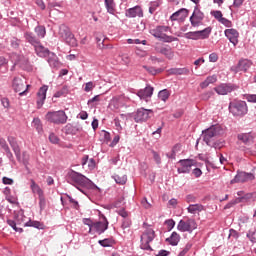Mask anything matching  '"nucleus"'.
I'll use <instances>...</instances> for the list:
<instances>
[{
	"instance_id": "f257e3e1",
	"label": "nucleus",
	"mask_w": 256,
	"mask_h": 256,
	"mask_svg": "<svg viewBox=\"0 0 256 256\" xmlns=\"http://www.w3.org/2000/svg\"><path fill=\"white\" fill-rule=\"evenodd\" d=\"M67 183L73 185L74 187L78 188L79 191L85 193L79 187H85L86 189H98L97 185L93 183L87 176L75 171L70 170L67 174Z\"/></svg>"
},
{
	"instance_id": "f03ea898",
	"label": "nucleus",
	"mask_w": 256,
	"mask_h": 256,
	"mask_svg": "<svg viewBox=\"0 0 256 256\" xmlns=\"http://www.w3.org/2000/svg\"><path fill=\"white\" fill-rule=\"evenodd\" d=\"M7 141L12 149V151L15 154V157L19 163H22L26 169H29V153L27 151H24L21 156V146H19V142L17 141V138L14 136H8Z\"/></svg>"
},
{
	"instance_id": "7ed1b4c3",
	"label": "nucleus",
	"mask_w": 256,
	"mask_h": 256,
	"mask_svg": "<svg viewBox=\"0 0 256 256\" xmlns=\"http://www.w3.org/2000/svg\"><path fill=\"white\" fill-rule=\"evenodd\" d=\"M58 37L61 41L66 42L67 45L77 47V38H75V35L71 32V28H69V26L61 24L58 30Z\"/></svg>"
},
{
	"instance_id": "20e7f679",
	"label": "nucleus",
	"mask_w": 256,
	"mask_h": 256,
	"mask_svg": "<svg viewBox=\"0 0 256 256\" xmlns=\"http://www.w3.org/2000/svg\"><path fill=\"white\" fill-rule=\"evenodd\" d=\"M219 135H223V128L219 125L211 126L202 132L203 141H205L208 146L213 145V141H215Z\"/></svg>"
},
{
	"instance_id": "39448f33",
	"label": "nucleus",
	"mask_w": 256,
	"mask_h": 256,
	"mask_svg": "<svg viewBox=\"0 0 256 256\" xmlns=\"http://www.w3.org/2000/svg\"><path fill=\"white\" fill-rule=\"evenodd\" d=\"M249 109L247 108V102L234 100L229 104V112L232 113L234 117H243L247 115Z\"/></svg>"
},
{
	"instance_id": "423d86ee",
	"label": "nucleus",
	"mask_w": 256,
	"mask_h": 256,
	"mask_svg": "<svg viewBox=\"0 0 256 256\" xmlns=\"http://www.w3.org/2000/svg\"><path fill=\"white\" fill-rule=\"evenodd\" d=\"M169 31H171L169 26H157L150 30V34H152L156 39H160V41L171 43V41H173V37L167 35Z\"/></svg>"
},
{
	"instance_id": "0eeeda50",
	"label": "nucleus",
	"mask_w": 256,
	"mask_h": 256,
	"mask_svg": "<svg viewBox=\"0 0 256 256\" xmlns=\"http://www.w3.org/2000/svg\"><path fill=\"white\" fill-rule=\"evenodd\" d=\"M46 121H49V123H54L55 125H65L67 123V114H65V111H54V112H47L45 115Z\"/></svg>"
},
{
	"instance_id": "6e6552de",
	"label": "nucleus",
	"mask_w": 256,
	"mask_h": 256,
	"mask_svg": "<svg viewBox=\"0 0 256 256\" xmlns=\"http://www.w3.org/2000/svg\"><path fill=\"white\" fill-rule=\"evenodd\" d=\"M153 239H155V231L149 228L141 235L140 248L144 251H153V248H151V245H149Z\"/></svg>"
},
{
	"instance_id": "1a4fd4ad",
	"label": "nucleus",
	"mask_w": 256,
	"mask_h": 256,
	"mask_svg": "<svg viewBox=\"0 0 256 256\" xmlns=\"http://www.w3.org/2000/svg\"><path fill=\"white\" fill-rule=\"evenodd\" d=\"M177 229L182 233H193V231L197 229V222H195V219L193 218H189L187 220H180L177 225Z\"/></svg>"
},
{
	"instance_id": "9d476101",
	"label": "nucleus",
	"mask_w": 256,
	"mask_h": 256,
	"mask_svg": "<svg viewBox=\"0 0 256 256\" xmlns=\"http://www.w3.org/2000/svg\"><path fill=\"white\" fill-rule=\"evenodd\" d=\"M11 59L12 61H14V65H19L21 69H24V71H29L31 69L29 59L25 56L19 54H12Z\"/></svg>"
},
{
	"instance_id": "9b49d317",
	"label": "nucleus",
	"mask_w": 256,
	"mask_h": 256,
	"mask_svg": "<svg viewBox=\"0 0 256 256\" xmlns=\"http://www.w3.org/2000/svg\"><path fill=\"white\" fill-rule=\"evenodd\" d=\"M25 82L20 77H15L12 81V88L15 93H19L20 96H23L27 93V89H29V85H26Z\"/></svg>"
},
{
	"instance_id": "f8f14e48",
	"label": "nucleus",
	"mask_w": 256,
	"mask_h": 256,
	"mask_svg": "<svg viewBox=\"0 0 256 256\" xmlns=\"http://www.w3.org/2000/svg\"><path fill=\"white\" fill-rule=\"evenodd\" d=\"M203 19H205V14L201 11V9H199L198 6H195L194 11L190 16V23L192 27H199L200 23L203 22Z\"/></svg>"
},
{
	"instance_id": "ddd939ff",
	"label": "nucleus",
	"mask_w": 256,
	"mask_h": 256,
	"mask_svg": "<svg viewBox=\"0 0 256 256\" xmlns=\"http://www.w3.org/2000/svg\"><path fill=\"white\" fill-rule=\"evenodd\" d=\"M151 115H153V110L140 108L137 110L134 116V121L136 123H143V121H147L148 119H150Z\"/></svg>"
},
{
	"instance_id": "4468645a",
	"label": "nucleus",
	"mask_w": 256,
	"mask_h": 256,
	"mask_svg": "<svg viewBox=\"0 0 256 256\" xmlns=\"http://www.w3.org/2000/svg\"><path fill=\"white\" fill-rule=\"evenodd\" d=\"M255 176L253 173H246V172H238L234 179L230 181L231 185L235 183H247V181H253Z\"/></svg>"
},
{
	"instance_id": "2eb2a0df",
	"label": "nucleus",
	"mask_w": 256,
	"mask_h": 256,
	"mask_svg": "<svg viewBox=\"0 0 256 256\" xmlns=\"http://www.w3.org/2000/svg\"><path fill=\"white\" fill-rule=\"evenodd\" d=\"M187 17H189V10L186 8H181L170 16V21L185 23V19H187Z\"/></svg>"
},
{
	"instance_id": "dca6fc26",
	"label": "nucleus",
	"mask_w": 256,
	"mask_h": 256,
	"mask_svg": "<svg viewBox=\"0 0 256 256\" xmlns=\"http://www.w3.org/2000/svg\"><path fill=\"white\" fill-rule=\"evenodd\" d=\"M49 90V86L43 85L37 92V109H41L45 104V100L47 99V91Z\"/></svg>"
},
{
	"instance_id": "f3484780",
	"label": "nucleus",
	"mask_w": 256,
	"mask_h": 256,
	"mask_svg": "<svg viewBox=\"0 0 256 256\" xmlns=\"http://www.w3.org/2000/svg\"><path fill=\"white\" fill-rule=\"evenodd\" d=\"M153 91L154 88L147 85L144 89L139 90L137 92V95L139 96L140 99L148 103V101H151V97H153Z\"/></svg>"
},
{
	"instance_id": "a211bd4d",
	"label": "nucleus",
	"mask_w": 256,
	"mask_h": 256,
	"mask_svg": "<svg viewBox=\"0 0 256 256\" xmlns=\"http://www.w3.org/2000/svg\"><path fill=\"white\" fill-rule=\"evenodd\" d=\"M235 89H237V86L233 84H220L214 88V91H216L218 95H227L228 93L235 91Z\"/></svg>"
},
{
	"instance_id": "6ab92c4d",
	"label": "nucleus",
	"mask_w": 256,
	"mask_h": 256,
	"mask_svg": "<svg viewBox=\"0 0 256 256\" xmlns=\"http://www.w3.org/2000/svg\"><path fill=\"white\" fill-rule=\"evenodd\" d=\"M253 65V62L249 59H242L238 62V65L234 68H232V71H235L236 73H239V71H249L251 69V66Z\"/></svg>"
},
{
	"instance_id": "aec40b11",
	"label": "nucleus",
	"mask_w": 256,
	"mask_h": 256,
	"mask_svg": "<svg viewBox=\"0 0 256 256\" xmlns=\"http://www.w3.org/2000/svg\"><path fill=\"white\" fill-rule=\"evenodd\" d=\"M180 167L178 168V173H190L191 167L195 165V161L191 159L180 160Z\"/></svg>"
},
{
	"instance_id": "412c9836",
	"label": "nucleus",
	"mask_w": 256,
	"mask_h": 256,
	"mask_svg": "<svg viewBox=\"0 0 256 256\" xmlns=\"http://www.w3.org/2000/svg\"><path fill=\"white\" fill-rule=\"evenodd\" d=\"M125 16L129 19H133L135 17H143V9L141 6H134L126 10Z\"/></svg>"
},
{
	"instance_id": "4be33fe9",
	"label": "nucleus",
	"mask_w": 256,
	"mask_h": 256,
	"mask_svg": "<svg viewBox=\"0 0 256 256\" xmlns=\"http://www.w3.org/2000/svg\"><path fill=\"white\" fill-rule=\"evenodd\" d=\"M0 147L3 149L9 161H11V163H15L13 152H11V148H9V144H7V140H5L4 138H0Z\"/></svg>"
},
{
	"instance_id": "5701e85b",
	"label": "nucleus",
	"mask_w": 256,
	"mask_h": 256,
	"mask_svg": "<svg viewBox=\"0 0 256 256\" xmlns=\"http://www.w3.org/2000/svg\"><path fill=\"white\" fill-rule=\"evenodd\" d=\"M224 33L227 39H229L230 43H232L234 46L239 43V32H237L235 29H226Z\"/></svg>"
},
{
	"instance_id": "b1692460",
	"label": "nucleus",
	"mask_w": 256,
	"mask_h": 256,
	"mask_svg": "<svg viewBox=\"0 0 256 256\" xmlns=\"http://www.w3.org/2000/svg\"><path fill=\"white\" fill-rule=\"evenodd\" d=\"M92 229H94L99 235H101V233H105V231L109 229V222L107 221V218L104 217L103 222L99 221L94 223Z\"/></svg>"
},
{
	"instance_id": "393cba45",
	"label": "nucleus",
	"mask_w": 256,
	"mask_h": 256,
	"mask_svg": "<svg viewBox=\"0 0 256 256\" xmlns=\"http://www.w3.org/2000/svg\"><path fill=\"white\" fill-rule=\"evenodd\" d=\"M24 38L27 41V43L32 45V47H35V46L39 45V43H41V40H39V38L37 36H35V34H33V32L24 33Z\"/></svg>"
},
{
	"instance_id": "a878e982",
	"label": "nucleus",
	"mask_w": 256,
	"mask_h": 256,
	"mask_svg": "<svg viewBox=\"0 0 256 256\" xmlns=\"http://www.w3.org/2000/svg\"><path fill=\"white\" fill-rule=\"evenodd\" d=\"M204 210H205V207L202 204H190L187 207V211L191 215H197V214L201 213V211H204Z\"/></svg>"
},
{
	"instance_id": "bb28decb",
	"label": "nucleus",
	"mask_w": 256,
	"mask_h": 256,
	"mask_svg": "<svg viewBox=\"0 0 256 256\" xmlns=\"http://www.w3.org/2000/svg\"><path fill=\"white\" fill-rule=\"evenodd\" d=\"M65 131L68 135H77L78 133H81V131H83V127L79 125L73 126L71 124H67L65 126Z\"/></svg>"
},
{
	"instance_id": "cd10ccee",
	"label": "nucleus",
	"mask_w": 256,
	"mask_h": 256,
	"mask_svg": "<svg viewBox=\"0 0 256 256\" xmlns=\"http://www.w3.org/2000/svg\"><path fill=\"white\" fill-rule=\"evenodd\" d=\"M85 165H87L89 171H93V169L96 167L95 159H89L88 155L84 156L82 158V167H85Z\"/></svg>"
},
{
	"instance_id": "c85d7f7f",
	"label": "nucleus",
	"mask_w": 256,
	"mask_h": 256,
	"mask_svg": "<svg viewBox=\"0 0 256 256\" xmlns=\"http://www.w3.org/2000/svg\"><path fill=\"white\" fill-rule=\"evenodd\" d=\"M34 49L38 57H47V55H49V49L41 45V42H39L38 45L34 46Z\"/></svg>"
},
{
	"instance_id": "c756f323",
	"label": "nucleus",
	"mask_w": 256,
	"mask_h": 256,
	"mask_svg": "<svg viewBox=\"0 0 256 256\" xmlns=\"http://www.w3.org/2000/svg\"><path fill=\"white\" fill-rule=\"evenodd\" d=\"M30 189L34 195H38V198L45 196L43 189L35 183V180H31Z\"/></svg>"
},
{
	"instance_id": "7c9ffc66",
	"label": "nucleus",
	"mask_w": 256,
	"mask_h": 256,
	"mask_svg": "<svg viewBox=\"0 0 256 256\" xmlns=\"http://www.w3.org/2000/svg\"><path fill=\"white\" fill-rule=\"evenodd\" d=\"M104 5L107 10V13H109L110 15H115V0H104Z\"/></svg>"
},
{
	"instance_id": "2f4dec72",
	"label": "nucleus",
	"mask_w": 256,
	"mask_h": 256,
	"mask_svg": "<svg viewBox=\"0 0 256 256\" xmlns=\"http://www.w3.org/2000/svg\"><path fill=\"white\" fill-rule=\"evenodd\" d=\"M166 241L175 247L176 245H179L181 236L177 232H172L171 236L167 238Z\"/></svg>"
},
{
	"instance_id": "473e14b6",
	"label": "nucleus",
	"mask_w": 256,
	"mask_h": 256,
	"mask_svg": "<svg viewBox=\"0 0 256 256\" xmlns=\"http://www.w3.org/2000/svg\"><path fill=\"white\" fill-rule=\"evenodd\" d=\"M169 75H189L187 68H172L168 70Z\"/></svg>"
},
{
	"instance_id": "72a5a7b5",
	"label": "nucleus",
	"mask_w": 256,
	"mask_h": 256,
	"mask_svg": "<svg viewBox=\"0 0 256 256\" xmlns=\"http://www.w3.org/2000/svg\"><path fill=\"white\" fill-rule=\"evenodd\" d=\"M238 139L239 141H242V143H245V145H247V143L253 141V136L251 135V133H242L238 134Z\"/></svg>"
},
{
	"instance_id": "f704fd0d",
	"label": "nucleus",
	"mask_w": 256,
	"mask_h": 256,
	"mask_svg": "<svg viewBox=\"0 0 256 256\" xmlns=\"http://www.w3.org/2000/svg\"><path fill=\"white\" fill-rule=\"evenodd\" d=\"M198 40L199 39H209V35H211V27H207L204 30L197 31Z\"/></svg>"
},
{
	"instance_id": "c9c22d12",
	"label": "nucleus",
	"mask_w": 256,
	"mask_h": 256,
	"mask_svg": "<svg viewBox=\"0 0 256 256\" xmlns=\"http://www.w3.org/2000/svg\"><path fill=\"white\" fill-rule=\"evenodd\" d=\"M113 179L116 181L118 185H125L127 183V175L125 174H115Z\"/></svg>"
},
{
	"instance_id": "e433bc0d",
	"label": "nucleus",
	"mask_w": 256,
	"mask_h": 256,
	"mask_svg": "<svg viewBox=\"0 0 256 256\" xmlns=\"http://www.w3.org/2000/svg\"><path fill=\"white\" fill-rule=\"evenodd\" d=\"M34 31L39 39H44L45 35H47L45 26H37V27H35Z\"/></svg>"
},
{
	"instance_id": "4c0bfd02",
	"label": "nucleus",
	"mask_w": 256,
	"mask_h": 256,
	"mask_svg": "<svg viewBox=\"0 0 256 256\" xmlns=\"http://www.w3.org/2000/svg\"><path fill=\"white\" fill-rule=\"evenodd\" d=\"M160 53L162 55H165L167 59H173V57H175V54L173 53V50H171V48H161Z\"/></svg>"
},
{
	"instance_id": "58836bf2",
	"label": "nucleus",
	"mask_w": 256,
	"mask_h": 256,
	"mask_svg": "<svg viewBox=\"0 0 256 256\" xmlns=\"http://www.w3.org/2000/svg\"><path fill=\"white\" fill-rule=\"evenodd\" d=\"M170 93H169V90L167 89H164V90H161L159 93H158V98L161 100V101H167V99H169L170 97Z\"/></svg>"
},
{
	"instance_id": "ea45409f",
	"label": "nucleus",
	"mask_w": 256,
	"mask_h": 256,
	"mask_svg": "<svg viewBox=\"0 0 256 256\" xmlns=\"http://www.w3.org/2000/svg\"><path fill=\"white\" fill-rule=\"evenodd\" d=\"M33 127L38 131V133H41L43 131V124H41V119L34 118L32 122Z\"/></svg>"
},
{
	"instance_id": "a19ab883",
	"label": "nucleus",
	"mask_w": 256,
	"mask_h": 256,
	"mask_svg": "<svg viewBox=\"0 0 256 256\" xmlns=\"http://www.w3.org/2000/svg\"><path fill=\"white\" fill-rule=\"evenodd\" d=\"M184 37H186V39H192L193 41H199V35L197 31L185 33Z\"/></svg>"
},
{
	"instance_id": "79ce46f5",
	"label": "nucleus",
	"mask_w": 256,
	"mask_h": 256,
	"mask_svg": "<svg viewBox=\"0 0 256 256\" xmlns=\"http://www.w3.org/2000/svg\"><path fill=\"white\" fill-rule=\"evenodd\" d=\"M246 237H248L251 243H256V229L249 230Z\"/></svg>"
},
{
	"instance_id": "37998d69",
	"label": "nucleus",
	"mask_w": 256,
	"mask_h": 256,
	"mask_svg": "<svg viewBox=\"0 0 256 256\" xmlns=\"http://www.w3.org/2000/svg\"><path fill=\"white\" fill-rule=\"evenodd\" d=\"M24 225L25 227H35L36 229H41V222H38V221L29 220Z\"/></svg>"
},
{
	"instance_id": "c03bdc74",
	"label": "nucleus",
	"mask_w": 256,
	"mask_h": 256,
	"mask_svg": "<svg viewBox=\"0 0 256 256\" xmlns=\"http://www.w3.org/2000/svg\"><path fill=\"white\" fill-rule=\"evenodd\" d=\"M8 225L14 229L17 233H23V228H17V223L14 220H8Z\"/></svg>"
},
{
	"instance_id": "a18cd8bd",
	"label": "nucleus",
	"mask_w": 256,
	"mask_h": 256,
	"mask_svg": "<svg viewBox=\"0 0 256 256\" xmlns=\"http://www.w3.org/2000/svg\"><path fill=\"white\" fill-rule=\"evenodd\" d=\"M193 247V244L187 243L184 247V249L178 254V256H185L187 253H189V250Z\"/></svg>"
},
{
	"instance_id": "49530a36",
	"label": "nucleus",
	"mask_w": 256,
	"mask_h": 256,
	"mask_svg": "<svg viewBox=\"0 0 256 256\" xmlns=\"http://www.w3.org/2000/svg\"><path fill=\"white\" fill-rule=\"evenodd\" d=\"M39 199V207L40 211H43L45 207H47V200L45 199V196H40Z\"/></svg>"
},
{
	"instance_id": "de8ad7c7",
	"label": "nucleus",
	"mask_w": 256,
	"mask_h": 256,
	"mask_svg": "<svg viewBox=\"0 0 256 256\" xmlns=\"http://www.w3.org/2000/svg\"><path fill=\"white\" fill-rule=\"evenodd\" d=\"M95 88V84L93 82H87L84 85V91L85 93H90V91H93V89Z\"/></svg>"
},
{
	"instance_id": "09e8293b",
	"label": "nucleus",
	"mask_w": 256,
	"mask_h": 256,
	"mask_svg": "<svg viewBox=\"0 0 256 256\" xmlns=\"http://www.w3.org/2000/svg\"><path fill=\"white\" fill-rule=\"evenodd\" d=\"M98 243H99V245H101V247H111V244L113 242L111 241V239L106 238L104 240H99Z\"/></svg>"
},
{
	"instance_id": "8fccbe9b",
	"label": "nucleus",
	"mask_w": 256,
	"mask_h": 256,
	"mask_svg": "<svg viewBox=\"0 0 256 256\" xmlns=\"http://www.w3.org/2000/svg\"><path fill=\"white\" fill-rule=\"evenodd\" d=\"M157 7H159V2H152L149 7V13L153 15L157 11Z\"/></svg>"
},
{
	"instance_id": "3c124183",
	"label": "nucleus",
	"mask_w": 256,
	"mask_h": 256,
	"mask_svg": "<svg viewBox=\"0 0 256 256\" xmlns=\"http://www.w3.org/2000/svg\"><path fill=\"white\" fill-rule=\"evenodd\" d=\"M49 141H50V143L57 145V143H59V137H57V135H55V133H51L49 135Z\"/></svg>"
},
{
	"instance_id": "603ef678",
	"label": "nucleus",
	"mask_w": 256,
	"mask_h": 256,
	"mask_svg": "<svg viewBox=\"0 0 256 256\" xmlns=\"http://www.w3.org/2000/svg\"><path fill=\"white\" fill-rule=\"evenodd\" d=\"M152 155H153V159H154L155 163L157 165H161V156L159 155V153L152 150Z\"/></svg>"
},
{
	"instance_id": "864d4df0",
	"label": "nucleus",
	"mask_w": 256,
	"mask_h": 256,
	"mask_svg": "<svg viewBox=\"0 0 256 256\" xmlns=\"http://www.w3.org/2000/svg\"><path fill=\"white\" fill-rule=\"evenodd\" d=\"M219 23H222V25H224L225 27H232L233 23L231 22V20L227 19V18H222Z\"/></svg>"
},
{
	"instance_id": "5fc2aeb1",
	"label": "nucleus",
	"mask_w": 256,
	"mask_h": 256,
	"mask_svg": "<svg viewBox=\"0 0 256 256\" xmlns=\"http://www.w3.org/2000/svg\"><path fill=\"white\" fill-rule=\"evenodd\" d=\"M83 223H84V225H88L89 233H91V231H93V224H94L93 221H91V219H89V218H86L83 220Z\"/></svg>"
},
{
	"instance_id": "6e6d98bb",
	"label": "nucleus",
	"mask_w": 256,
	"mask_h": 256,
	"mask_svg": "<svg viewBox=\"0 0 256 256\" xmlns=\"http://www.w3.org/2000/svg\"><path fill=\"white\" fill-rule=\"evenodd\" d=\"M224 146L223 141H217L215 142V140L212 142V145L210 147H214V149H222V147Z\"/></svg>"
},
{
	"instance_id": "4d7b16f0",
	"label": "nucleus",
	"mask_w": 256,
	"mask_h": 256,
	"mask_svg": "<svg viewBox=\"0 0 256 256\" xmlns=\"http://www.w3.org/2000/svg\"><path fill=\"white\" fill-rule=\"evenodd\" d=\"M101 101V95H96L92 99L88 100V105H93V103H99Z\"/></svg>"
},
{
	"instance_id": "13d9d810",
	"label": "nucleus",
	"mask_w": 256,
	"mask_h": 256,
	"mask_svg": "<svg viewBox=\"0 0 256 256\" xmlns=\"http://www.w3.org/2000/svg\"><path fill=\"white\" fill-rule=\"evenodd\" d=\"M218 60H219V56L217 55V53H211L209 55L210 63H217Z\"/></svg>"
},
{
	"instance_id": "bf43d9fd",
	"label": "nucleus",
	"mask_w": 256,
	"mask_h": 256,
	"mask_svg": "<svg viewBox=\"0 0 256 256\" xmlns=\"http://www.w3.org/2000/svg\"><path fill=\"white\" fill-rule=\"evenodd\" d=\"M211 15H213L217 21H220L223 18V13H221V11H213L211 12Z\"/></svg>"
},
{
	"instance_id": "052dcab7",
	"label": "nucleus",
	"mask_w": 256,
	"mask_h": 256,
	"mask_svg": "<svg viewBox=\"0 0 256 256\" xmlns=\"http://www.w3.org/2000/svg\"><path fill=\"white\" fill-rule=\"evenodd\" d=\"M69 202L72 203L74 209L79 210V202L73 199L71 196H68Z\"/></svg>"
},
{
	"instance_id": "680f3d73",
	"label": "nucleus",
	"mask_w": 256,
	"mask_h": 256,
	"mask_svg": "<svg viewBox=\"0 0 256 256\" xmlns=\"http://www.w3.org/2000/svg\"><path fill=\"white\" fill-rule=\"evenodd\" d=\"M165 223L168 227V231H171V229L175 227V221L173 219L166 220Z\"/></svg>"
},
{
	"instance_id": "e2e57ef3",
	"label": "nucleus",
	"mask_w": 256,
	"mask_h": 256,
	"mask_svg": "<svg viewBox=\"0 0 256 256\" xmlns=\"http://www.w3.org/2000/svg\"><path fill=\"white\" fill-rule=\"evenodd\" d=\"M48 63L50 67H59V61H57L55 58H49Z\"/></svg>"
},
{
	"instance_id": "0e129e2a",
	"label": "nucleus",
	"mask_w": 256,
	"mask_h": 256,
	"mask_svg": "<svg viewBox=\"0 0 256 256\" xmlns=\"http://www.w3.org/2000/svg\"><path fill=\"white\" fill-rule=\"evenodd\" d=\"M129 227H131V220L126 218L122 221V229H129Z\"/></svg>"
},
{
	"instance_id": "69168bd1",
	"label": "nucleus",
	"mask_w": 256,
	"mask_h": 256,
	"mask_svg": "<svg viewBox=\"0 0 256 256\" xmlns=\"http://www.w3.org/2000/svg\"><path fill=\"white\" fill-rule=\"evenodd\" d=\"M246 99L249 103H256V94H248L246 95Z\"/></svg>"
},
{
	"instance_id": "338daca9",
	"label": "nucleus",
	"mask_w": 256,
	"mask_h": 256,
	"mask_svg": "<svg viewBox=\"0 0 256 256\" xmlns=\"http://www.w3.org/2000/svg\"><path fill=\"white\" fill-rule=\"evenodd\" d=\"M2 183H3L4 185H13L14 181H13V179H11V178L3 177V178H2Z\"/></svg>"
},
{
	"instance_id": "774afa93",
	"label": "nucleus",
	"mask_w": 256,
	"mask_h": 256,
	"mask_svg": "<svg viewBox=\"0 0 256 256\" xmlns=\"http://www.w3.org/2000/svg\"><path fill=\"white\" fill-rule=\"evenodd\" d=\"M171 252L167 250H160L156 256H168Z\"/></svg>"
}]
</instances>
